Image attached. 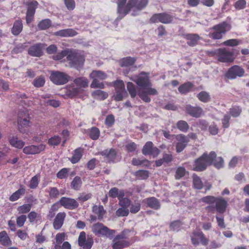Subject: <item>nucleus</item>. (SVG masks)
<instances>
[{"instance_id":"55","label":"nucleus","mask_w":249,"mask_h":249,"mask_svg":"<svg viewBox=\"0 0 249 249\" xmlns=\"http://www.w3.org/2000/svg\"><path fill=\"white\" fill-rule=\"evenodd\" d=\"M79 93L78 88H71L67 89L65 91V95L71 98L77 96Z\"/></svg>"},{"instance_id":"58","label":"nucleus","mask_w":249,"mask_h":249,"mask_svg":"<svg viewBox=\"0 0 249 249\" xmlns=\"http://www.w3.org/2000/svg\"><path fill=\"white\" fill-rule=\"evenodd\" d=\"M48 193L50 199H56L60 195L58 189L55 187H51Z\"/></svg>"},{"instance_id":"53","label":"nucleus","mask_w":249,"mask_h":249,"mask_svg":"<svg viewBox=\"0 0 249 249\" xmlns=\"http://www.w3.org/2000/svg\"><path fill=\"white\" fill-rule=\"evenodd\" d=\"M45 83V80L43 76H39L35 79L33 81V85L36 88L43 87Z\"/></svg>"},{"instance_id":"43","label":"nucleus","mask_w":249,"mask_h":249,"mask_svg":"<svg viewBox=\"0 0 249 249\" xmlns=\"http://www.w3.org/2000/svg\"><path fill=\"white\" fill-rule=\"evenodd\" d=\"M176 126L178 129L183 132H187L189 128L188 124L183 120L178 121L176 124Z\"/></svg>"},{"instance_id":"30","label":"nucleus","mask_w":249,"mask_h":249,"mask_svg":"<svg viewBox=\"0 0 249 249\" xmlns=\"http://www.w3.org/2000/svg\"><path fill=\"white\" fill-rule=\"evenodd\" d=\"M195 86L191 82H185L180 85L178 88L179 92L181 94H186L194 90Z\"/></svg>"},{"instance_id":"18","label":"nucleus","mask_w":249,"mask_h":249,"mask_svg":"<svg viewBox=\"0 0 249 249\" xmlns=\"http://www.w3.org/2000/svg\"><path fill=\"white\" fill-rule=\"evenodd\" d=\"M175 138L178 141L176 146V152L179 153L182 152L187 146L190 139L183 134L176 135Z\"/></svg>"},{"instance_id":"14","label":"nucleus","mask_w":249,"mask_h":249,"mask_svg":"<svg viewBox=\"0 0 249 249\" xmlns=\"http://www.w3.org/2000/svg\"><path fill=\"white\" fill-rule=\"evenodd\" d=\"M191 237L192 243L195 246L200 244L205 246L208 244L209 239L202 231H194Z\"/></svg>"},{"instance_id":"1","label":"nucleus","mask_w":249,"mask_h":249,"mask_svg":"<svg viewBox=\"0 0 249 249\" xmlns=\"http://www.w3.org/2000/svg\"><path fill=\"white\" fill-rule=\"evenodd\" d=\"M131 80L140 88L138 95L143 102H150L151 98L149 95H156L158 94V91L152 88V84L148 72H142L136 77L135 79Z\"/></svg>"},{"instance_id":"31","label":"nucleus","mask_w":249,"mask_h":249,"mask_svg":"<svg viewBox=\"0 0 249 249\" xmlns=\"http://www.w3.org/2000/svg\"><path fill=\"white\" fill-rule=\"evenodd\" d=\"M145 201L147 207L154 210H158L160 208V203L159 200L155 197L146 198Z\"/></svg>"},{"instance_id":"60","label":"nucleus","mask_w":249,"mask_h":249,"mask_svg":"<svg viewBox=\"0 0 249 249\" xmlns=\"http://www.w3.org/2000/svg\"><path fill=\"white\" fill-rule=\"evenodd\" d=\"M69 49H67L62 50L61 52L58 53L57 54L53 55V59L55 60H60L65 56H66L67 57L68 54Z\"/></svg>"},{"instance_id":"47","label":"nucleus","mask_w":249,"mask_h":249,"mask_svg":"<svg viewBox=\"0 0 249 249\" xmlns=\"http://www.w3.org/2000/svg\"><path fill=\"white\" fill-rule=\"evenodd\" d=\"M92 211L94 213L97 214L99 219H102L106 213L103 206L102 205L93 206Z\"/></svg>"},{"instance_id":"20","label":"nucleus","mask_w":249,"mask_h":249,"mask_svg":"<svg viewBox=\"0 0 249 249\" xmlns=\"http://www.w3.org/2000/svg\"><path fill=\"white\" fill-rule=\"evenodd\" d=\"M149 0H128V6L130 10L140 11L145 8L148 5Z\"/></svg>"},{"instance_id":"63","label":"nucleus","mask_w":249,"mask_h":249,"mask_svg":"<svg viewBox=\"0 0 249 249\" xmlns=\"http://www.w3.org/2000/svg\"><path fill=\"white\" fill-rule=\"evenodd\" d=\"M212 164H213L215 168L220 169L224 166V160L223 158L220 157H216Z\"/></svg>"},{"instance_id":"36","label":"nucleus","mask_w":249,"mask_h":249,"mask_svg":"<svg viewBox=\"0 0 249 249\" xmlns=\"http://www.w3.org/2000/svg\"><path fill=\"white\" fill-rule=\"evenodd\" d=\"M88 134L91 140H97L100 135V131L98 127L92 126L88 129Z\"/></svg>"},{"instance_id":"48","label":"nucleus","mask_w":249,"mask_h":249,"mask_svg":"<svg viewBox=\"0 0 249 249\" xmlns=\"http://www.w3.org/2000/svg\"><path fill=\"white\" fill-rule=\"evenodd\" d=\"M135 176L139 179H146L149 177V172L146 170H140L135 172Z\"/></svg>"},{"instance_id":"5","label":"nucleus","mask_w":249,"mask_h":249,"mask_svg":"<svg viewBox=\"0 0 249 249\" xmlns=\"http://www.w3.org/2000/svg\"><path fill=\"white\" fill-rule=\"evenodd\" d=\"M67 60L69 62V66L77 70L81 69L85 61L83 53L78 50L69 49Z\"/></svg>"},{"instance_id":"41","label":"nucleus","mask_w":249,"mask_h":249,"mask_svg":"<svg viewBox=\"0 0 249 249\" xmlns=\"http://www.w3.org/2000/svg\"><path fill=\"white\" fill-rule=\"evenodd\" d=\"M32 207V204H23L17 208V211L19 214H24L29 213Z\"/></svg>"},{"instance_id":"56","label":"nucleus","mask_w":249,"mask_h":249,"mask_svg":"<svg viewBox=\"0 0 249 249\" xmlns=\"http://www.w3.org/2000/svg\"><path fill=\"white\" fill-rule=\"evenodd\" d=\"M116 95L114 96V100L115 101H121L123 100L124 96L127 95L125 90H115Z\"/></svg>"},{"instance_id":"24","label":"nucleus","mask_w":249,"mask_h":249,"mask_svg":"<svg viewBox=\"0 0 249 249\" xmlns=\"http://www.w3.org/2000/svg\"><path fill=\"white\" fill-rule=\"evenodd\" d=\"M187 40V44L191 47L196 46L200 39L199 36L196 34H187L183 35Z\"/></svg>"},{"instance_id":"6","label":"nucleus","mask_w":249,"mask_h":249,"mask_svg":"<svg viewBox=\"0 0 249 249\" xmlns=\"http://www.w3.org/2000/svg\"><path fill=\"white\" fill-rule=\"evenodd\" d=\"M208 55L215 57L217 60L222 63H232L235 59L233 52L223 48L208 52Z\"/></svg>"},{"instance_id":"10","label":"nucleus","mask_w":249,"mask_h":249,"mask_svg":"<svg viewBox=\"0 0 249 249\" xmlns=\"http://www.w3.org/2000/svg\"><path fill=\"white\" fill-rule=\"evenodd\" d=\"M26 6L25 19L27 24H30L34 19L36 9L39 5L36 0H31L24 3Z\"/></svg>"},{"instance_id":"15","label":"nucleus","mask_w":249,"mask_h":249,"mask_svg":"<svg viewBox=\"0 0 249 249\" xmlns=\"http://www.w3.org/2000/svg\"><path fill=\"white\" fill-rule=\"evenodd\" d=\"M245 71L241 67L234 65L230 67L225 73V76L229 79H234L237 77H241L244 75Z\"/></svg>"},{"instance_id":"34","label":"nucleus","mask_w":249,"mask_h":249,"mask_svg":"<svg viewBox=\"0 0 249 249\" xmlns=\"http://www.w3.org/2000/svg\"><path fill=\"white\" fill-rule=\"evenodd\" d=\"M23 24L21 20L18 19L15 21L11 29V33L14 36L18 35L22 31Z\"/></svg>"},{"instance_id":"7","label":"nucleus","mask_w":249,"mask_h":249,"mask_svg":"<svg viewBox=\"0 0 249 249\" xmlns=\"http://www.w3.org/2000/svg\"><path fill=\"white\" fill-rule=\"evenodd\" d=\"M31 117L27 110L20 111L18 116V127L20 133L28 134L31 124Z\"/></svg>"},{"instance_id":"57","label":"nucleus","mask_w":249,"mask_h":249,"mask_svg":"<svg viewBox=\"0 0 249 249\" xmlns=\"http://www.w3.org/2000/svg\"><path fill=\"white\" fill-rule=\"evenodd\" d=\"M70 170V168H62L56 174L57 178L60 179H65L67 178L68 176V173Z\"/></svg>"},{"instance_id":"8","label":"nucleus","mask_w":249,"mask_h":249,"mask_svg":"<svg viewBox=\"0 0 249 249\" xmlns=\"http://www.w3.org/2000/svg\"><path fill=\"white\" fill-rule=\"evenodd\" d=\"M211 29L213 31L209 33V36L213 39H220L231 29V25L226 21H223L213 26Z\"/></svg>"},{"instance_id":"54","label":"nucleus","mask_w":249,"mask_h":249,"mask_svg":"<svg viewBox=\"0 0 249 249\" xmlns=\"http://www.w3.org/2000/svg\"><path fill=\"white\" fill-rule=\"evenodd\" d=\"M66 233L65 232H59L55 236V242L54 247L59 246L65 239Z\"/></svg>"},{"instance_id":"49","label":"nucleus","mask_w":249,"mask_h":249,"mask_svg":"<svg viewBox=\"0 0 249 249\" xmlns=\"http://www.w3.org/2000/svg\"><path fill=\"white\" fill-rule=\"evenodd\" d=\"M127 89L131 98H135L137 95L136 89L133 83L130 82H127L126 84Z\"/></svg>"},{"instance_id":"3","label":"nucleus","mask_w":249,"mask_h":249,"mask_svg":"<svg viewBox=\"0 0 249 249\" xmlns=\"http://www.w3.org/2000/svg\"><path fill=\"white\" fill-rule=\"evenodd\" d=\"M130 230L124 229L116 235L112 241V249H123L129 247L133 242L130 238Z\"/></svg>"},{"instance_id":"64","label":"nucleus","mask_w":249,"mask_h":249,"mask_svg":"<svg viewBox=\"0 0 249 249\" xmlns=\"http://www.w3.org/2000/svg\"><path fill=\"white\" fill-rule=\"evenodd\" d=\"M39 176L36 175L31 179L29 184V187L31 189H36L38 186L39 183Z\"/></svg>"},{"instance_id":"37","label":"nucleus","mask_w":249,"mask_h":249,"mask_svg":"<svg viewBox=\"0 0 249 249\" xmlns=\"http://www.w3.org/2000/svg\"><path fill=\"white\" fill-rule=\"evenodd\" d=\"M9 143L13 146L17 148L21 149L23 147L25 142L19 140L17 137H13L9 139Z\"/></svg>"},{"instance_id":"52","label":"nucleus","mask_w":249,"mask_h":249,"mask_svg":"<svg viewBox=\"0 0 249 249\" xmlns=\"http://www.w3.org/2000/svg\"><path fill=\"white\" fill-rule=\"evenodd\" d=\"M183 224V222L180 220H175L170 223L169 228L171 230L178 231Z\"/></svg>"},{"instance_id":"28","label":"nucleus","mask_w":249,"mask_h":249,"mask_svg":"<svg viewBox=\"0 0 249 249\" xmlns=\"http://www.w3.org/2000/svg\"><path fill=\"white\" fill-rule=\"evenodd\" d=\"M77 32L74 29L68 28L59 30L54 33V35L61 37H73L77 35Z\"/></svg>"},{"instance_id":"13","label":"nucleus","mask_w":249,"mask_h":249,"mask_svg":"<svg viewBox=\"0 0 249 249\" xmlns=\"http://www.w3.org/2000/svg\"><path fill=\"white\" fill-rule=\"evenodd\" d=\"M93 243L94 241L92 237L88 236L86 238V233L84 231L80 233L78 238V244L83 249H91Z\"/></svg>"},{"instance_id":"23","label":"nucleus","mask_w":249,"mask_h":249,"mask_svg":"<svg viewBox=\"0 0 249 249\" xmlns=\"http://www.w3.org/2000/svg\"><path fill=\"white\" fill-rule=\"evenodd\" d=\"M45 147V145L43 144H40L38 145H29L23 148V152L27 155L36 154L43 151Z\"/></svg>"},{"instance_id":"16","label":"nucleus","mask_w":249,"mask_h":249,"mask_svg":"<svg viewBox=\"0 0 249 249\" xmlns=\"http://www.w3.org/2000/svg\"><path fill=\"white\" fill-rule=\"evenodd\" d=\"M127 0H118L117 14L119 15L117 18L120 20L124 18L131 10L128 6V3L126 4Z\"/></svg>"},{"instance_id":"51","label":"nucleus","mask_w":249,"mask_h":249,"mask_svg":"<svg viewBox=\"0 0 249 249\" xmlns=\"http://www.w3.org/2000/svg\"><path fill=\"white\" fill-rule=\"evenodd\" d=\"M115 122L114 116L111 114L107 115L105 120V124L107 128L113 126Z\"/></svg>"},{"instance_id":"19","label":"nucleus","mask_w":249,"mask_h":249,"mask_svg":"<svg viewBox=\"0 0 249 249\" xmlns=\"http://www.w3.org/2000/svg\"><path fill=\"white\" fill-rule=\"evenodd\" d=\"M45 46L44 43H36L29 48L28 53L32 56L40 57L43 54V50Z\"/></svg>"},{"instance_id":"2","label":"nucleus","mask_w":249,"mask_h":249,"mask_svg":"<svg viewBox=\"0 0 249 249\" xmlns=\"http://www.w3.org/2000/svg\"><path fill=\"white\" fill-rule=\"evenodd\" d=\"M199 202L208 204L205 210L211 213L216 211L219 213H223L226 210L228 202L222 197H215L213 196H207L202 197Z\"/></svg>"},{"instance_id":"62","label":"nucleus","mask_w":249,"mask_h":249,"mask_svg":"<svg viewBox=\"0 0 249 249\" xmlns=\"http://www.w3.org/2000/svg\"><path fill=\"white\" fill-rule=\"evenodd\" d=\"M240 42L237 39H230L223 42L222 44L226 46L234 47L237 46Z\"/></svg>"},{"instance_id":"40","label":"nucleus","mask_w":249,"mask_h":249,"mask_svg":"<svg viewBox=\"0 0 249 249\" xmlns=\"http://www.w3.org/2000/svg\"><path fill=\"white\" fill-rule=\"evenodd\" d=\"M92 95L94 98L100 100H104L107 99L108 96L107 92L99 89L94 91Z\"/></svg>"},{"instance_id":"38","label":"nucleus","mask_w":249,"mask_h":249,"mask_svg":"<svg viewBox=\"0 0 249 249\" xmlns=\"http://www.w3.org/2000/svg\"><path fill=\"white\" fill-rule=\"evenodd\" d=\"M52 24L51 19L46 18L41 20L37 24V27L40 30H45L49 29Z\"/></svg>"},{"instance_id":"27","label":"nucleus","mask_w":249,"mask_h":249,"mask_svg":"<svg viewBox=\"0 0 249 249\" xmlns=\"http://www.w3.org/2000/svg\"><path fill=\"white\" fill-rule=\"evenodd\" d=\"M26 193V189L23 185H20L19 188L14 192L9 198L10 201L14 202L23 196Z\"/></svg>"},{"instance_id":"59","label":"nucleus","mask_w":249,"mask_h":249,"mask_svg":"<svg viewBox=\"0 0 249 249\" xmlns=\"http://www.w3.org/2000/svg\"><path fill=\"white\" fill-rule=\"evenodd\" d=\"M131 200L126 197H122L119 199V205L123 208L128 209L131 205Z\"/></svg>"},{"instance_id":"29","label":"nucleus","mask_w":249,"mask_h":249,"mask_svg":"<svg viewBox=\"0 0 249 249\" xmlns=\"http://www.w3.org/2000/svg\"><path fill=\"white\" fill-rule=\"evenodd\" d=\"M101 155L107 159L108 162H114L116 158L117 152L114 149L111 148L109 150L106 149L102 151Z\"/></svg>"},{"instance_id":"50","label":"nucleus","mask_w":249,"mask_h":249,"mask_svg":"<svg viewBox=\"0 0 249 249\" xmlns=\"http://www.w3.org/2000/svg\"><path fill=\"white\" fill-rule=\"evenodd\" d=\"M193 186L194 188L196 189H201L203 187V183L200 178L196 175H193Z\"/></svg>"},{"instance_id":"26","label":"nucleus","mask_w":249,"mask_h":249,"mask_svg":"<svg viewBox=\"0 0 249 249\" xmlns=\"http://www.w3.org/2000/svg\"><path fill=\"white\" fill-rule=\"evenodd\" d=\"M136 60V57L127 56L120 59L118 61V64L121 67L128 68L133 66Z\"/></svg>"},{"instance_id":"45","label":"nucleus","mask_w":249,"mask_h":249,"mask_svg":"<svg viewBox=\"0 0 249 249\" xmlns=\"http://www.w3.org/2000/svg\"><path fill=\"white\" fill-rule=\"evenodd\" d=\"M230 114L233 117L236 118L239 116L242 112V108L237 106H232L229 109Z\"/></svg>"},{"instance_id":"61","label":"nucleus","mask_w":249,"mask_h":249,"mask_svg":"<svg viewBox=\"0 0 249 249\" xmlns=\"http://www.w3.org/2000/svg\"><path fill=\"white\" fill-rule=\"evenodd\" d=\"M61 141V138L58 136H54L49 139L48 144L51 146H57Z\"/></svg>"},{"instance_id":"12","label":"nucleus","mask_w":249,"mask_h":249,"mask_svg":"<svg viewBox=\"0 0 249 249\" xmlns=\"http://www.w3.org/2000/svg\"><path fill=\"white\" fill-rule=\"evenodd\" d=\"M174 17L166 12L154 14L149 19V23H156L161 22L163 24H169L173 22Z\"/></svg>"},{"instance_id":"21","label":"nucleus","mask_w":249,"mask_h":249,"mask_svg":"<svg viewBox=\"0 0 249 249\" xmlns=\"http://www.w3.org/2000/svg\"><path fill=\"white\" fill-rule=\"evenodd\" d=\"M59 202L61 206L71 210L76 209L79 206L76 200L70 197H62L59 200Z\"/></svg>"},{"instance_id":"22","label":"nucleus","mask_w":249,"mask_h":249,"mask_svg":"<svg viewBox=\"0 0 249 249\" xmlns=\"http://www.w3.org/2000/svg\"><path fill=\"white\" fill-rule=\"evenodd\" d=\"M185 112L190 116L195 118H199L203 114V109L200 107H194L190 104L185 106Z\"/></svg>"},{"instance_id":"11","label":"nucleus","mask_w":249,"mask_h":249,"mask_svg":"<svg viewBox=\"0 0 249 249\" xmlns=\"http://www.w3.org/2000/svg\"><path fill=\"white\" fill-rule=\"evenodd\" d=\"M70 76L64 72L58 71H52L50 75V80L55 85H62L68 82Z\"/></svg>"},{"instance_id":"33","label":"nucleus","mask_w":249,"mask_h":249,"mask_svg":"<svg viewBox=\"0 0 249 249\" xmlns=\"http://www.w3.org/2000/svg\"><path fill=\"white\" fill-rule=\"evenodd\" d=\"M83 152L84 149L81 147L75 149L73 151L72 157L70 159L71 162L73 164L77 163L82 158Z\"/></svg>"},{"instance_id":"4","label":"nucleus","mask_w":249,"mask_h":249,"mask_svg":"<svg viewBox=\"0 0 249 249\" xmlns=\"http://www.w3.org/2000/svg\"><path fill=\"white\" fill-rule=\"evenodd\" d=\"M215 157L216 153L214 151H211L209 154L207 153H203L195 160L192 170L197 172L205 170L208 166L212 165Z\"/></svg>"},{"instance_id":"17","label":"nucleus","mask_w":249,"mask_h":249,"mask_svg":"<svg viewBox=\"0 0 249 249\" xmlns=\"http://www.w3.org/2000/svg\"><path fill=\"white\" fill-rule=\"evenodd\" d=\"M142 153L145 156H152L153 158H156L160 154V150L157 147L154 146L152 142L148 141L143 146Z\"/></svg>"},{"instance_id":"39","label":"nucleus","mask_w":249,"mask_h":249,"mask_svg":"<svg viewBox=\"0 0 249 249\" xmlns=\"http://www.w3.org/2000/svg\"><path fill=\"white\" fill-rule=\"evenodd\" d=\"M92 79H99L101 80H105L107 78V74L101 71H93L89 75Z\"/></svg>"},{"instance_id":"44","label":"nucleus","mask_w":249,"mask_h":249,"mask_svg":"<svg viewBox=\"0 0 249 249\" xmlns=\"http://www.w3.org/2000/svg\"><path fill=\"white\" fill-rule=\"evenodd\" d=\"M197 97L199 101L203 103H207L211 100V97L209 93L205 91L200 92L197 95Z\"/></svg>"},{"instance_id":"9","label":"nucleus","mask_w":249,"mask_h":249,"mask_svg":"<svg viewBox=\"0 0 249 249\" xmlns=\"http://www.w3.org/2000/svg\"><path fill=\"white\" fill-rule=\"evenodd\" d=\"M92 231L95 235H102L109 239H112L116 233L115 230L109 229L103 224L99 222L93 225Z\"/></svg>"},{"instance_id":"32","label":"nucleus","mask_w":249,"mask_h":249,"mask_svg":"<svg viewBox=\"0 0 249 249\" xmlns=\"http://www.w3.org/2000/svg\"><path fill=\"white\" fill-rule=\"evenodd\" d=\"M125 193L124 190H119L117 187L111 188L108 192V196L112 198L117 197L118 200L124 197Z\"/></svg>"},{"instance_id":"25","label":"nucleus","mask_w":249,"mask_h":249,"mask_svg":"<svg viewBox=\"0 0 249 249\" xmlns=\"http://www.w3.org/2000/svg\"><path fill=\"white\" fill-rule=\"evenodd\" d=\"M66 216L65 212H60L56 214L53 222V227L55 230H58L62 227Z\"/></svg>"},{"instance_id":"42","label":"nucleus","mask_w":249,"mask_h":249,"mask_svg":"<svg viewBox=\"0 0 249 249\" xmlns=\"http://www.w3.org/2000/svg\"><path fill=\"white\" fill-rule=\"evenodd\" d=\"M73 82L76 85L81 88L87 87L89 84L88 79L84 77H78Z\"/></svg>"},{"instance_id":"35","label":"nucleus","mask_w":249,"mask_h":249,"mask_svg":"<svg viewBox=\"0 0 249 249\" xmlns=\"http://www.w3.org/2000/svg\"><path fill=\"white\" fill-rule=\"evenodd\" d=\"M0 244L3 246H8L12 244V241L5 231L0 232Z\"/></svg>"},{"instance_id":"46","label":"nucleus","mask_w":249,"mask_h":249,"mask_svg":"<svg viewBox=\"0 0 249 249\" xmlns=\"http://www.w3.org/2000/svg\"><path fill=\"white\" fill-rule=\"evenodd\" d=\"M82 180L79 176H76L71 182V187L75 190H78L82 185Z\"/></svg>"}]
</instances>
